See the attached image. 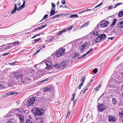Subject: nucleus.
I'll list each match as a JSON object with an SVG mask.
<instances>
[{"instance_id":"nucleus-36","label":"nucleus","mask_w":123,"mask_h":123,"mask_svg":"<svg viewBox=\"0 0 123 123\" xmlns=\"http://www.w3.org/2000/svg\"><path fill=\"white\" fill-rule=\"evenodd\" d=\"M88 25V22H86L82 26H81V27H83L85 26H87Z\"/></svg>"},{"instance_id":"nucleus-39","label":"nucleus","mask_w":123,"mask_h":123,"mask_svg":"<svg viewBox=\"0 0 123 123\" xmlns=\"http://www.w3.org/2000/svg\"><path fill=\"white\" fill-rule=\"evenodd\" d=\"M63 14V13H62V14H57L56 15H55L54 16L55 17V18H56L62 15Z\"/></svg>"},{"instance_id":"nucleus-58","label":"nucleus","mask_w":123,"mask_h":123,"mask_svg":"<svg viewBox=\"0 0 123 123\" xmlns=\"http://www.w3.org/2000/svg\"><path fill=\"white\" fill-rule=\"evenodd\" d=\"M62 33H63V31H62L60 32H59L57 33V35H61V34H62Z\"/></svg>"},{"instance_id":"nucleus-43","label":"nucleus","mask_w":123,"mask_h":123,"mask_svg":"<svg viewBox=\"0 0 123 123\" xmlns=\"http://www.w3.org/2000/svg\"><path fill=\"white\" fill-rule=\"evenodd\" d=\"M70 113V110H68V112L67 114V116H66V117L67 118H68L69 116V115Z\"/></svg>"},{"instance_id":"nucleus-33","label":"nucleus","mask_w":123,"mask_h":123,"mask_svg":"<svg viewBox=\"0 0 123 123\" xmlns=\"http://www.w3.org/2000/svg\"><path fill=\"white\" fill-rule=\"evenodd\" d=\"M119 115L121 118H123V110L119 112Z\"/></svg>"},{"instance_id":"nucleus-11","label":"nucleus","mask_w":123,"mask_h":123,"mask_svg":"<svg viewBox=\"0 0 123 123\" xmlns=\"http://www.w3.org/2000/svg\"><path fill=\"white\" fill-rule=\"evenodd\" d=\"M87 44L86 43H85L81 46L79 47V48L80 51L82 52V51L86 47Z\"/></svg>"},{"instance_id":"nucleus-35","label":"nucleus","mask_w":123,"mask_h":123,"mask_svg":"<svg viewBox=\"0 0 123 123\" xmlns=\"http://www.w3.org/2000/svg\"><path fill=\"white\" fill-rule=\"evenodd\" d=\"M75 93H73V95H72V98L71 99V100L72 101H73L74 100V97H75Z\"/></svg>"},{"instance_id":"nucleus-24","label":"nucleus","mask_w":123,"mask_h":123,"mask_svg":"<svg viewBox=\"0 0 123 123\" xmlns=\"http://www.w3.org/2000/svg\"><path fill=\"white\" fill-rule=\"evenodd\" d=\"M118 16L120 17H122L123 16V11L120 12L118 15Z\"/></svg>"},{"instance_id":"nucleus-7","label":"nucleus","mask_w":123,"mask_h":123,"mask_svg":"<svg viewBox=\"0 0 123 123\" xmlns=\"http://www.w3.org/2000/svg\"><path fill=\"white\" fill-rule=\"evenodd\" d=\"M106 108L103 104H99L98 107V110L99 111H103Z\"/></svg>"},{"instance_id":"nucleus-38","label":"nucleus","mask_w":123,"mask_h":123,"mask_svg":"<svg viewBox=\"0 0 123 123\" xmlns=\"http://www.w3.org/2000/svg\"><path fill=\"white\" fill-rule=\"evenodd\" d=\"M86 79V78L85 77H82L80 79V80L82 81L81 83H83L85 80Z\"/></svg>"},{"instance_id":"nucleus-47","label":"nucleus","mask_w":123,"mask_h":123,"mask_svg":"<svg viewBox=\"0 0 123 123\" xmlns=\"http://www.w3.org/2000/svg\"><path fill=\"white\" fill-rule=\"evenodd\" d=\"M54 39L53 37H51L50 38L49 40V42H52V41H54Z\"/></svg>"},{"instance_id":"nucleus-6","label":"nucleus","mask_w":123,"mask_h":123,"mask_svg":"<svg viewBox=\"0 0 123 123\" xmlns=\"http://www.w3.org/2000/svg\"><path fill=\"white\" fill-rule=\"evenodd\" d=\"M47 66L46 68V69H51L52 68V64L50 62L46 61L45 62Z\"/></svg>"},{"instance_id":"nucleus-15","label":"nucleus","mask_w":123,"mask_h":123,"mask_svg":"<svg viewBox=\"0 0 123 123\" xmlns=\"http://www.w3.org/2000/svg\"><path fill=\"white\" fill-rule=\"evenodd\" d=\"M17 4L15 3L14 4V7L12 11L11 12V13L13 14L14 13L16 10L17 11Z\"/></svg>"},{"instance_id":"nucleus-41","label":"nucleus","mask_w":123,"mask_h":123,"mask_svg":"<svg viewBox=\"0 0 123 123\" xmlns=\"http://www.w3.org/2000/svg\"><path fill=\"white\" fill-rule=\"evenodd\" d=\"M98 71V69L97 68H95L93 70V72L95 74H96Z\"/></svg>"},{"instance_id":"nucleus-2","label":"nucleus","mask_w":123,"mask_h":123,"mask_svg":"<svg viewBox=\"0 0 123 123\" xmlns=\"http://www.w3.org/2000/svg\"><path fill=\"white\" fill-rule=\"evenodd\" d=\"M69 62L68 60H65L61 62L60 65L61 68H62V70L66 68L68 66Z\"/></svg>"},{"instance_id":"nucleus-12","label":"nucleus","mask_w":123,"mask_h":123,"mask_svg":"<svg viewBox=\"0 0 123 123\" xmlns=\"http://www.w3.org/2000/svg\"><path fill=\"white\" fill-rule=\"evenodd\" d=\"M18 93L17 92H8L6 94V95H16Z\"/></svg>"},{"instance_id":"nucleus-60","label":"nucleus","mask_w":123,"mask_h":123,"mask_svg":"<svg viewBox=\"0 0 123 123\" xmlns=\"http://www.w3.org/2000/svg\"><path fill=\"white\" fill-rule=\"evenodd\" d=\"M40 50H38L37 52H36V53H35L34 54V55H36L37 53H38L39 51Z\"/></svg>"},{"instance_id":"nucleus-30","label":"nucleus","mask_w":123,"mask_h":123,"mask_svg":"<svg viewBox=\"0 0 123 123\" xmlns=\"http://www.w3.org/2000/svg\"><path fill=\"white\" fill-rule=\"evenodd\" d=\"M25 81V78H23L21 80V82L24 84H26Z\"/></svg>"},{"instance_id":"nucleus-34","label":"nucleus","mask_w":123,"mask_h":123,"mask_svg":"<svg viewBox=\"0 0 123 123\" xmlns=\"http://www.w3.org/2000/svg\"><path fill=\"white\" fill-rule=\"evenodd\" d=\"M78 15L77 14H73L71 15L70 17L71 18H72L74 17H77V18L78 17Z\"/></svg>"},{"instance_id":"nucleus-5","label":"nucleus","mask_w":123,"mask_h":123,"mask_svg":"<svg viewBox=\"0 0 123 123\" xmlns=\"http://www.w3.org/2000/svg\"><path fill=\"white\" fill-rule=\"evenodd\" d=\"M65 49H62L57 52L55 54V56L57 57H60L64 53Z\"/></svg>"},{"instance_id":"nucleus-18","label":"nucleus","mask_w":123,"mask_h":123,"mask_svg":"<svg viewBox=\"0 0 123 123\" xmlns=\"http://www.w3.org/2000/svg\"><path fill=\"white\" fill-rule=\"evenodd\" d=\"M11 46H8L7 48L4 47H0V51H4L5 49H9Z\"/></svg>"},{"instance_id":"nucleus-21","label":"nucleus","mask_w":123,"mask_h":123,"mask_svg":"<svg viewBox=\"0 0 123 123\" xmlns=\"http://www.w3.org/2000/svg\"><path fill=\"white\" fill-rule=\"evenodd\" d=\"M117 20L116 18L114 19L113 22L112 24H111V26L112 27H114L115 26V24L117 22Z\"/></svg>"},{"instance_id":"nucleus-49","label":"nucleus","mask_w":123,"mask_h":123,"mask_svg":"<svg viewBox=\"0 0 123 123\" xmlns=\"http://www.w3.org/2000/svg\"><path fill=\"white\" fill-rule=\"evenodd\" d=\"M83 85V83H81L80 85H79V87H78V89H80L81 88V86H82Z\"/></svg>"},{"instance_id":"nucleus-1","label":"nucleus","mask_w":123,"mask_h":123,"mask_svg":"<svg viewBox=\"0 0 123 123\" xmlns=\"http://www.w3.org/2000/svg\"><path fill=\"white\" fill-rule=\"evenodd\" d=\"M34 112L33 114L36 117H39L43 114L44 112V110L42 109L39 110L38 109L35 108L34 110Z\"/></svg>"},{"instance_id":"nucleus-46","label":"nucleus","mask_w":123,"mask_h":123,"mask_svg":"<svg viewBox=\"0 0 123 123\" xmlns=\"http://www.w3.org/2000/svg\"><path fill=\"white\" fill-rule=\"evenodd\" d=\"M93 49V48H91L89 50L87 51L86 53H87L88 54L90 52H92V50Z\"/></svg>"},{"instance_id":"nucleus-14","label":"nucleus","mask_w":123,"mask_h":123,"mask_svg":"<svg viewBox=\"0 0 123 123\" xmlns=\"http://www.w3.org/2000/svg\"><path fill=\"white\" fill-rule=\"evenodd\" d=\"M18 117L21 123H23L24 122V117L22 116L18 115Z\"/></svg>"},{"instance_id":"nucleus-25","label":"nucleus","mask_w":123,"mask_h":123,"mask_svg":"<svg viewBox=\"0 0 123 123\" xmlns=\"http://www.w3.org/2000/svg\"><path fill=\"white\" fill-rule=\"evenodd\" d=\"M54 10H51V12L50 13V15L51 16H52L55 14V8L54 9H53Z\"/></svg>"},{"instance_id":"nucleus-53","label":"nucleus","mask_w":123,"mask_h":123,"mask_svg":"<svg viewBox=\"0 0 123 123\" xmlns=\"http://www.w3.org/2000/svg\"><path fill=\"white\" fill-rule=\"evenodd\" d=\"M113 7V6L112 5H111L108 7V9L109 10L111 9Z\"/></svg>"},{"instance_id":"nucleus-64","label":"nucleus","mask_w":123,"mask_h":123,"mask_svg":"<svg viewBox=\"0 0 123 123\" xmlns=\"http://www.w3.org/2000/svg\"><path fill=\"white\" fill-rule=\"evenodd\" d=\"M90 84L91 83H88L86 87H89V86L90 85Z\"/></svg>"},{"instance_id":"nucleus-10","label":"nucleus","mask_w":123,"mask_h":123,"mask_svg":"<svg viewBox=\"0 0 123 123\" xmlns=\"http://www.w3.org/2000/svg\"><path fill=\"white\" fill-rule=\"evenodd\" d=\"M116 118L113 116H110L109 117L108 121L111 122H114L115 121Z\"/></svg>"},{"instance_id":"nucleus-23","label":"nucleus","mask_w":123,"mask_h":123,"mask_svg":"<svg viewBox=\"0 0 123 123\" xmlns=\"http://www.w3.org/2000/svg\"><path fill=\"white\" fill-rule=\"evenodd\" d=\"M25 82L26 84L29 83L30 82L31 79L30 78H25Z\"/></svg>"},{"instance_id":"nucleus-19","label":"nucleus","mask_w":123,"mask_h":123,"mask_svg":"<svg viewBox=\"0 0 123 123\" xmlns=\"http://www.w3.org/2000/svg\"><path fill=\"white\" fill-rule=\"evenodd\" d=\"M98 38H100L101 40L103 39L104 38H105L106 37L105 35L104 34H102L100 36L99 35H98Z\"/></svg>"},{"instance_id":"nucleus-37","label":"nucleus","mask_w":123,"mask_h":123,"mask_svg":"<svg viewBox=\"0 0 123 123\" xmlns=\"http://www.w3.org/2000/svg\"><path fill=\"white\" fill-rule=\"evenodd\" d=\"M19 109L17 108H16V109H13L12 110V111L11 112L12 113V111L14 112L16 111H19Z\"/></svg>"},{"instance_id":"nucleus-54","label":"nucleus","mask_w":123,"mask_h":123,"mask_svg":"<svg viewBox=\"0 0 123 123\" xmlns=\"http://www.w3.org/2000/svg\"><path fill=\"white\" fill-rule=\"evenodd\" d=\"M47 24H46V25H44L40 27V28H41V29H42L44 28V27H46L47 26Z\"/></svg>"},{"instance_id":"nucleus-16","label":"nucleus","mask_w":123,"mask_h":123,"mask_svg":"<svg viewBox=\"0 0 123 123\" xmlns=\"http://www.w3.org/2000/svg\"><path fill=\"white\" fill-rule=\"evenodd\" d=\"M25 0L23 1V4L21 6L18 8L17 11H18L23 9L25 6Z\"/></svg>"},{"instance_id":"nucleus-40","label":"nucleus","mask_w":123,"mask_h":123,"mask_svg":"<svg viewBox=\"0 0 123 123\" xmlns=\"http://www.w3.org/2000/svg\"><path fill=\"white\" fill-rule=\"evenodd\" d=\"M122 3H118L115 5V6L114 7V8H116L118 6H119L120 5H122Z\"/></svg>"},{"instance_id":"nucleus-8","label":"nucleus","mask_w":123,"mask_h":123,"mask_svg":"<svg viewBox=\"0 0 123 123\" xmlns=\"http://www.w3.org/2000/svg\"><path fill=\"white\" fill-rule=\"evenodd\" d=\"M100 23L101 24L100 27L104 28L106 27L108 25V21H101Z\"/></svg>"},{"instance_id":"nucleus-52","label":"nucleus","mask_w":123,"mask_h":123,"mask_svg":"<svg viewBox=\"0 0 123 123\" xmlns=\"http://www.w3.org/2000/svg\"><path fill=\"white\" fill-rule=\"evenodd\" d=\"M74 26H70L68 28V30L69 31Z\"/></svg>"},{"instance_id":"nucleus-63","label":"nucleus","mask_w":123,"mask_h":123,"mask_svg":"<svg viewBox=\"0 0 123 123\" xmlns=\"http://www.w3.org/2000/svg\"><path fill=\"white\" fill-rule=\"evenodd\" d=\"M114 38V37H108V40H112Z\"/></svg>"},{"instance_id":"nucleus-50","label":"nucleus","mask_w":123,"mask_h":123,"mask_svg":"<svg viewBox=\"0 0 123 123\" xmlns=\"http://www.w3.org/2000/svg\"><path fill=\"white\" fill-rule=\"evenodd\" d=\"M39 64H36L35 65H34V66L33 67L35 68H36L37 69H39V67H37V65H38Z\"/></svg>"},{"instance_id":"nucleus-17","label":"nucleus","mask_w":123,"mask_h":123,"mask_svg":"<svg viewBox=\"0 0 123 123\" xmlns=\"http://www.w3.org/2000/svg\"><path fill=\"white\" fill-rule=\"evenodd\" d=\"M55 68H56L57 69H58V70H62V68H61V66H60L58 64H55L54 66Z\"/></svg>"},{"instance_id":"nucleus-62","label":"nucleus","mask_w":123,"mask_h":123,"mask_svg":"<svg viewBox=\"0 0 123 123\" xmlns=\"http://www.w3.org/2000/svg\"><path fill=\"white\" fill-rule=\"evenodd\" d=\"M77 99H74V101H73V105H74V104L75 103V102H76L77 101Z\"/></svg>"},{"instance_id":"nucleus-20","label":"nucleus","mask_w":123,"mask_h":123,"mask_svg":"<svg viewBox=\"0 0 123 123\" xmlns=\"http://www.w3.org/2000/svg\"><path fill=\"white\" fill-rule=\"evenodd\" d=\"M92 34L93 35L98 36V31L96 30H93L92 32Z\"/></svg>"},{"instance_id":"nucleus-3","label":"nucleus","mask_w":123,"mask_h":123,"mask_svg":"<svg viewBox=\"0 0 123 123\" xmlns=\"http://www.w3.org/2000/svg\"><path fill=\"white\" fill-rule=\"evenodd\" d=\"M35 101V99L34 98L32 97L30 99L26 102V105L27 107L32 105Z\"/></svg>"},{"instance_id":"nucleus-61","label":"nucleus","mask_w":123,"mask_h":123,"mask_svg":"<svg viewBox=\"0 0 123 123\" xmlns=\"http://www.w3.org/2000/svg\"><path fill=\"white\" fill-rule=\"evenodd\" d=\"M49 79L48 78H47L45 80H43V81L44 82H45L46 81H48L49 80Z\"/></svg>"},{"instance_id":"nucleus-28","label":"nucleus","mask_w":123,"mask_h":123,"mask_svg":"<svg viewBox=\"0 0 123 123\" xmlns=\"http://www.w3.org/2000/svg\"><path fill=\"white\" fill-rule=\"evenodd\" d=\"M48 14L45 15L43 17L42 19L41 20L40 22H41L43 20L45 19V20H46L47 18H48Z\"/></svg>"},{"instance_id":"nucleus-48","label":"nucleus","mask_w":123,"mask_h":123,"mask_svg":"<svg viewBox=\"0 0 123 123\" xmlns=\"http://www.w3.org/2000/svg\"><path fill=\"white\" fill-rule=\"evenodd\" d=\"M41 39L40 38H39V39H35L34 40V42L35 43H36L38 42L39 40H40Z\"/></svg>"},{"instance_id":"nucleus-26","label":"nucleus","mask_w":123,"mask_h":123,"mask_svg":"<svg viewBox=\"0 0 123 123\" xmlns=\"http://www.w3.org/2000/svg\"><path fill=\"white\" fill-rule=\"evenodd\" d=\"M88 54H87V53H86L82 55L81 57H79L78 58V59L79 60L80 59H81V58H84Z\"/></svg>"},{"instance_id":"nucleus-44","label":"nucleus","mask_w":123,"mask_h":123,"mask_svg":"<svg viewBox=\"0 0 123 123\" xmlns=\"http://www.w3.org/2000/svg\"><path fill=\"white\" fill-rule=\"evenodd\" d=\"M101 24L100 23H99L98 24L96 27V29H98L100 27V26Z\"/></svg>"},{"instance_id":"nucleus-29","label":"nucleus","mask_w":123,"mask_h":123,"mask_svg":"<svg viewBox=\"0 0 123 123\" xmlns=\"http://www.w3.org/2000/svg\"><path fill=\"white\" fill-rule=\"evenodd\" d=\"M101 40L100 38H99L98 37L96 38L95 39V43H98Z\"/></svg>"},{"instance_id":"nucleus-32","label":"nucleus","mask_w":123,"mask_h":123,"mask_svg":"<svg viewBox=\"0 0 123 123\" xmlns=\"http://www.w3.org/2000/svg\"><path fill=\"white\" fill-rule=\"evenodd\" d=\"M20 43V42H18V41H16V42H15L13 43L12 44L14 45V46L15 45H18L19 43Z\"/></svg>"},{"instance_id":"nucleus-31","label":"nucleus","mask_w":123,"mask_h":123,"mask_svg":"<svg viewBox=\"0 0 123 123\" xmlns=\"http://www.w3.org/2000/svg\"><path fill=\"white\" fill-rule=\"evenodd\" d=\"M52 4V8H51V10L54 9V8L55 7V4L54 3L52 2L51 3Z\"/></svg>"},{"instance_id":"nucleus-57","label":"nucleus","mask_w":123,"mask_h":123,"mask_svg":"<svg viewBox=\"0 0 123 123\" xmlns=\"http://www.w3.org/2000/svg\"><path fill=\"white\" fill-rule=\"evenodd\" d=\"M13 43H8V44L10 45V46H11V47H13L14 46V45L13 44H12Z\"/></svg>"},{"instance_id":"nucleus-27","label":"nucleus","mask_w":123,"mask_h":123,"mask_svg":"<svg viewBox=\"0 0 123 123\" xmlns=\"http://www.w3.org/2000/svg\"><path fill=\"white\" fill-rule=\"evenodd\" d=\"M26 120V123H35L34 122L29 119H27Z\"/></svg>"},{"instance_id":"nucleus-55","label":"nucleus","mask_w":123,"mask_h":123,"mask_svg":"<svg viewBox=\"0 0 123 123\" xmlns=\"http://www.w3.org/2000/svg\"><path fill=\"white\" fill-rule=\"evenodd\" d=\"M103 3H100V4L96 6V7H95V8H96L97 7H98L100 6H101L102 4Z\"/></svg>"},{"instance_id":"nucleus-22","label":"nucleus","mask_w":123,"mask_h":123,"mask_svg":"<svg viewBox=\"0 0 123 123\" xmlns=\"http://www.w3.org/2000/svg\"><path fill=\"white\" fill-rule=\"evenodd\" d=\"M112 102L114 105H116L117 103V100L116 98H113L112 100Z\"/></svg>"},{"instance_id":"nucleus-4","label":"nucleus","mask_w":123,"mask_h":123,"mask_svg":"<svg viewBox=\"0 0 123 123\" xmlns=\"http://www.w3.org/2000/svg\"><path fill=\"white\" fill-rule=\"evenodd\" d=\"M22 71L19 70L15 72L14 73V78L18 80L19 78H20L22 76Z\"/></svg>"},{"instance_id":"nucleus-51","label":"nucleus","mask_w":123,"mask_h":123,"mask_svg":"<svg viewBox=\"0 0 123 123\" xmlns=\"http://www.w3.org/2000/svg\"><path fill=\"white\" fill-rule=\"evenodd\" d=\"M61 3L63 4H66V2L65 0H62Z\"/></svg>"},{"instance_id":"nucleus-56","label":"nucleus","mask_w":123,"mask_h":123,"mask_svg":"<svg viewBox=\"0 0 123 123\" xmlns=\"http://www.w3.org/2000/svg\"><path fill=\"white\" fill-rule=\"evenodd\" d=\"M64 8H67L69 9V7L68 6L65 5H64Z\"/></svg>"},{"instance_id":"nucleus-45","label":"nucleus","mask_w":123,"mask_h":123,"mask_svg":"<svg viewBox=\"0 0 123 123\" xmlns=\"http://www.w3.org/2000/svg\"><path fill=\"white\" fill-rule=\"evenodd\" d=\"M80 56V55H79V54L78 53H76L75 54L74 57L75 58H76V57H77V58L78 57H79Z\"/></svg>"},{"instance_id":"nucleus-42","label":"nucleus","mask_w":123,"mask_h":123,"mask_svg":"<svg viewBox=\"0 0 123 123\" xmlns=\"http://www.w3.org/2000/svg\"><path fill=\"white\" fill-rule=\"evenodd\" d=\"M101 86V85H99L97 86V87L95 89L96 91L98 90Z\"/></svg>"},{"instance_id":"nucleus-9","label":"nucleus","mask_w":123,"mask_h":123,"mask_svg":"<svg viewBox=\"0 0 123 123\" xmlns=\"http://www.w3.org/2000/svg\"><path fill=\"white\" fill-rule=\"evenodd\" d=\"M52 89V87L51 85H49L47 86L46 87L43 89V91L44 92H46L47 91H51Z\"/></svg>"},{"instance_id":"nucleus-59","label":"nucleus","mask_w":123,"mask_h":123,"mask_svg":"<svg viewBox=\"0 0 123 123\" xmlns=\"http://www.w3.org/2000/svg\"><path fill=\"white\" fill-rule=\"evenodd\" d=\"M49 99L47 98H44L43 99V100L44 102H46Z\"/></svg>"},{"instance_id":"nucleus-13","label":"nucleus","mask_w":123,"mask_h":123,"mask_svg":"<svg viewBox=\"0 0 123 123\" xmlns=\"http://www.w3.org/2000/svg\"><path fill=\"white\" fill-rule=\"evenodd\" d=\"M118 27L120 28H123V20L119 22L117 24Z\"/></svg>"}]
</instances>
